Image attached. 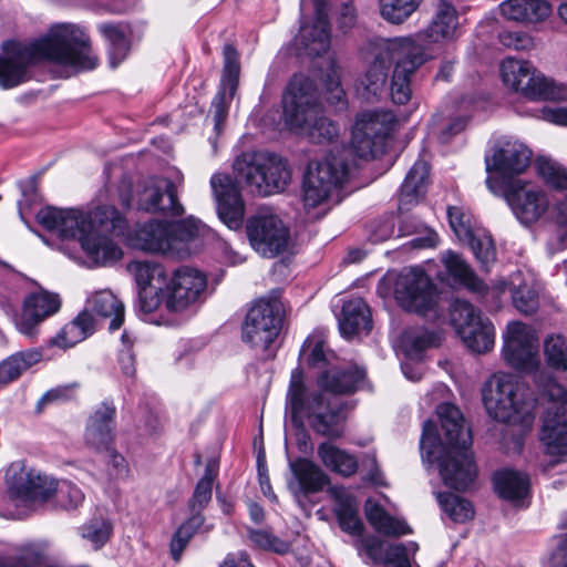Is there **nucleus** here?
Masks as SVG:
<instances>
[{
    "label": "nucleus",
    "instance_id": "nucleus-1",
    "mask_svg": "<svg viewBox=\"0 0 567 567\" xmlns=\"http://www.w3.org/2000/svg\"><path fill=\"white\" fill-rule=\"evenodd\" d=\"M367 371L357 364L336 367L323 371L317 379L319 389L309 390L303 371L296 368L291 372L287 392V410L292 423L299 427L307 420L310 427L322 436H343L347 415L344 403L334 395H348L362 389Z\"/></svg>",
    "mask_w": 567,
    "mask_h": 567
},
{
    "label": "nucleus",
    "instance_id": "nucleus-2",
    "mask_svg": "<svg viewBox=\"0 0 567 567\" xmlns=\"http://www.w3.org/2000/svg\"><path fill=\"white\" fill-rule=\"evenodd\" d=\"M0 56V87L9 90L30 80V68L48 60L73 69L91 71L99 65L91 39L74 23H56L48 33L33 42L6 41Z\"/></svg>",
    "mask_w": 567,
    "mask_h": 567
},
{
    "label": "nucleus",
    "instance_id": "nucleus-3",
    "mask_svg": "<svg viewBox=\"0 0 567 567\" xmlns=\"http://www.w3.org/2000/svg\"><path fill=\"white\" fill-rule=\"evenodd\" d=\"M437 415L446 447L437 457L443 483L455 491L464 492L474 483L477 468L471 451L472 431L466 425L461 410L451 403L437 406Z\"/></svg>",
    "mask_w": 567,
    "mask_h": 567
},
{
    "label": "nucleus",
    "instance_id": "nucleus-4",
    "mask_svg": "<svg viewBox=\"0 0 567 567\" xmlns=\"http://www.w3.org/2000/svg\"><path fill=\"white\" fill-rule=\"evenodd\" d=\"M37 220L62 239L79 240L97 264L114 262L122 257V249L110 237L92 231V223L82 210L44 207L37 214Z\"/></svg>",
    "mask_w": 567,
    "mask_h": 567
},
{
    "label": "nucleus",
    "instance_id": "nucleus-5",
    "mask_svg": "<svg viewBox=\"0 0 567 567\" xmlns=\"http://www.w3.org/2000/svg\"><path fill=\"white\" fill-rule=\"evenodd\" d=\"M487 413L498 422L529 425L536 400L527 385L512 374H494L483 389Z\"/></svg>",
    "mask_w": 567,
    "mask_h": 567
},
{
    "label": "nucleus",
    "instance_id": "nucleus-6",
    "mask_svg": "<svg viewBox=\"0 0 567 567\" xmlns=\"http://www.w3.org/2000/svg\"><path fill=\"white\" fill-rule=\"evenodd\" d=\"M233 167L241 182L262 196L282 192L291 179L287 161L271 153L245 152Z\"/></svg>",
    "mask_w": 567,
    "mask_h": 567
},
{
    "label": "nucleus",
    "instance_id": "nucleus-7",
    "mask_svg": "<svg viewBox=\"0 0 567 567\" xmlns=\"http://www.w3.org/2000/svg\"><path fill=\"white\" fill-rule=\"evenodd\" d=\"M547 401L539 439L546 454L554 457L550 465L567 462V391L555 379L548 377L540 385Z\"/></svg>",
    "mask_w": 567,
    "mask_h": 567
},
{
    "label": "nucleus",
    "instance_id": "nucleus-8",
    "mask_svg": "<svg viewBox=\"0 0 567 567\" xmlns=\"http://www.w3.org/2000/svg\"><path fill=\"white\" fill-rule=\"evenodd\" d=\"M349 178V166L341 154H329L308 165L303 179V204L318 207L332 198L340 202L339 193Z\"/></svg>",
    "mask_w": 567,
    "mask_h": 567
},
{
    "label": "nucleus",
    "instance_id": "nucleus-9",
    "mask_svg": "<svg viewBox=\"0 0 567 567\" xmlns=\"http://www.w3.org/2000/svg\"><path fill=\"white\" fill-rule=\"evenodd\" d=\"M284 315V305L278 298L264 297L256 300L244 319L241 340L268 352L280 333Z\"/></svg>",
    "mask_w": 567,
    "mask_h": 567
},
{
    "label": "nucleus",
    "instance_id": "nucleus-10",
    "mask_svg": "<svg viewBox=\"0 0 567 567\" xmlns=\"http://www.w3.org/2000/svg\"><path fill=\"white\" fill-rule=\"evenodd\" d=\"M282 117L290 131L303 134L321 112L318 90L312 80L293 75L282 96Z\"/></svg>",
    "mask_w": 567,
    "mask_h": 567
},
{
    "label": "nucleus",
    "instance_id": "nucleus-11",
    "mask_svg": "<svg viewBox=\"0 0 567 567\" xmlns=\"http://www.w3.org/2000/svg\"><path fill=\"white\" fill-rule=\"evenodd\" d=\"M403 47L401 38L379 39L368 43L363 53L367 71L361 79L362 95L365 100L378 99L384 92L389 68L392 62L396 63Z\"/></svg>",
    "mask_w": 567,
    "mask_h": 567
},
{
    "label": "nucleus",
    "instance_id": "nucleus-12",
    "mask_svg": "<svg viewBox=\"0 0 567 567\" xmlns=\"http://www.w3.org/2000/svg\"><path fill=\"white\" fill-rule=\"evenodd\" d=\"M396 117L391 111L374 110L358 115L352 131V146L361 158H377L385 150V141L394 130Z\"/></svg>",
    "mask_w": 567,
    "mask_h": 567
},
{
    "label": "nucleus",
    "instance_id": "nucleus-13",
    "mask_svg": "<svg viewBox=\"0 0 567 567\" xmlns=\"http://www.w3.org/2000/svg\"><path fill=\"white\" fill-rule=\"evenodd\" d=\"M505 85L532 101L559 100L563 91L530 62L505 59L501 64Z\"/></svg>",
    "mask_w": 567,
    "mask_h": 567
},
{
    "label": "nucleus",
    "instance_id": "nucleus-14",
    "mask_svg": "<svg viewBox=\"0 0 567 567\" xmlns=\"http://www.w3.org/2000/svg\"><path fill=\"white\" fill-rule=\"evenodd\" d=\"M457 30L458 14L455 7L450 2L441 1L435 16L425 29L401 40L430 61L436 58L442 42L457 38Z\"/></svg>",
    "mask_w": 567,
    "mask_h": 567
},
{
    "label": "nucleus",
    "instance_id": "nucleus-15",
    "mask_svg": "<svg viewBox=\"0 0 567 567\" xmlns=\"http://www.w3.org/2000/svg\"><path fill=\"white\" fill-rule=\"evenodd\" d=\"M394 297L409 312L426 316L435 312L437 291L435 285L422 268L402 270L394 282Z\"/></svg>",
    "mask_w": 567,
    "mask_h": 567
},
{
    "label": "nucleus",
    "instance_id": "nucleus-16",
    "mask_svg": "<svg viewBox=\"0 0 567 567\" xmlns=\"http://www.w3.org/2000/svg\"><path fill=\"white\" fill-rule=\"evenodd\" d=\"M451 322L464 344L473 352L485 353L494 347L495 329L480 310L465 300H455L451 306Z\"/></svg>",
    "mask_w": 567,
    "mask_h": 567
},
{
    "label": "nucleus",
    "instance_id": "nucleus-17",
    "mask_svg": "<svg viewBox=\"0 0 567 567\" xmlns=\"http://www.w3.org/2000/svg\"><path fill=\"white\" fill-rule=\"evenodd\" d=\"M246 233L251 247L262 257L274 258L289 246L290 231L275 214L258 212L248 218Z\"/></svg>",
    "mask_w": 567,
    "mask_h": 567
},
{
    "label": "nucleus",
    "instance_id": "nucleus-18",
    "mask_svg": "<svg viewBox=\"0 0 567 567\" xmlns=\"http://www.w3.org/2000/svg\"><path fill=\"white\" fill-rule=\"evenodd\" d=\"M503 196L516 219L527 227L537 223L549 208L546 192L529 181L507 183Z\"/></svg>",
    "mask_w": 567,
    "mask_h": 567
},
{
    "label": "nucleus",
    "instance_id": "nucleus-19",
    "mask_svg": "<svg viewBox=\"0 0 567 567\" xmlns=\"http://www.w3.org/2000/svg\"><path fill=\"white\" fill-rule=\"evenodd\" d=\"M206 287L207 278L202 271L181 266L165 281L162 302L168 311L182 312L198 301Z\"/></svg>",
    "mask_w": 567,
    "mask_h": 567
},
{
    "label": "nucleus",
    "instance_id": "nucleus-20",
    "mask_svg": "<svg viewBox=\"0 0 567 567\" xmlns=\"http://www.w3.org/2000/svg\"><path fill=\"white\" fill-rule=\"evenodd\" d=\"M503 355L507 364L518 371H536L540 361L535 331L520 321L509 322L504 334Z\"/></svg>",
    "mask_w": 567,
    "mask_h": 567
},
{
    "label": "nucleus",
    "instance_id": "nucleus-21",
    "mask_svg": "<svg viewBox=\"0 0 567 567\" xmlns=\"http://www.w3.org/2000/svg\"><path fill=\"white\" fill-rule=\"evenodd\" d=\"M61 305L62 300L55 292L44 289L30 292L24 297L20 311L12 317L16 329L25 337H35L41 323L55 315Z\"/></svg>",
    "mask_w": 567,
    "mask_h": 567
},
{
    "label": "nucleus",
    "instance_id": "nucleus-22",
    "mask_svg": "<svg viewBox=\"0 0 567 567\" xmlns=\"http://www.w3.org/2000/svg\"><path fill=\"white\" fill-rule=\"evenodd\" d=\"M224 66L219 89L213 100L212 110L215 130L219 133L228 116L229 106L237 93L240 76L239 53L237 49L226 43L223 48Z\"/></svg>",
    "mask_w": 567,
    "mask_h": 567
},
{
    "label": "nucleus",
    "instance_id": "nucleus-23",
    "mask_svg": "<svg viewBox=\"0 0 567 567\" xmlns=\"http://www.w3.org/2000/svg\"><path fill=\"white\" fill-rule=\"evenodd\" d=\"M127 269L138 287V307L144 313H152L162 303L166 271L162 264L148 260L133 261Z\"/></svg>",
    "mask_w": 567,
    "mask_h": 567
},
{
    "label": "nucleus",
    "instance_id": "nucleus-24",
    "mask_svg": "<svg viewBox=\"0 0 567 567\" xmlns=\"http://www.w3.org/2000/svg\"><path fill=\"white\" fill-rule=\"evenodd\" d=\"M210 186L220 220L230 229L240 228L245 215V204L238 183L226 174H214L210 178Z\"/></svg>",
    "mask_w": 567,
    "mask_h": 567
},
{
    "label": "nucleus",
    "instance_id": "nucleus-25",
    "mask_svg": "<svg viewBox=\"0 0 567 567\" xmlns=\"http://www.w3.org/2000/svg\"><path fill=\"white\" fill-rule=\"evenodd\" d=\"M11 494L25 504H43L56 489V481L34 470L21 467L14 472L9 482Z\"/></svg>",
    "mask_w": 567,
    "mask_h": 567
},
{
    "label": "nucleus",
    "instance_id": "nucleus-26",
    "mask_svg": "<svg viewBox=\"0 0 567 567\" xmlns=\"http://www.w3.org/2000/svg\"><path fill=\"white\" fill-rule=\"evenodd\" d=\"M532 159V151L518 141L498 142L492 155L485 156L486 172H497L513 177L526 171Z\"/></svg>",
    "mask_w": 567,
    "mask_h": 567
},
{
    "label": "nucleus",
    "instance_id": "nucleus-27",
    "mask_svg": "<svg viewBox=\"0 0 567 567\" xmlns=\"http://www.w3.org/2000/svg\"><path fill=\"white\" fill-rule=\"evenodd\" d=\"M404 44L400 58L394 63L390 81V96L394 104L404 105L412 97V78L429 60Z\"/></svg>",
    "mask_w": 567,
    "mask_h": 567
},
{
    "label": "nucleus",
    "instance_id": "nucleus-28",
    "mask_svg": "<svg viewBox=\"0 0 567 567\" xmlns=\"http://www.w3.org/2000/svg\"><path fill=\"white\" fill-rule=\"evenodd\" d=\"M138 209L147 213H164L171 216L184 214L178 200L177 187L171 179H159L147 184L138 195Z\"/></svg>",
    "mask_w": 567,
    "mask_h": 567
},
{
    "label": "nucleus",
    "instance_id": "nucleus-29",
    "mask_svg": "<svg viewBox=\"0 0 567 567\" xmlns=\"http://www.w3.org/2000/svg\"><path fill=\"white\" fill-rule=\"evenodd\" d=\"M315 20L301 28V43L309 55L319 56L330 48V23L327 0H312Z\"/></svg>",
    "mask_w": 567,
    "mask_h": 567
},
{
    "label": "nucleus",
    "instance_id": "nucleus-30",
    "mask_svg": "<svg viewBox=\"0 0 567 567\" xmlns=\"http://www.w3.org/2000/svg\"><path fill=\"white\" fill-rule=\"evenodd\" d=\"M116 408L111 400H105L89 417L85 429V442L94 449L107 447L113 443Z\"/></svg>",
    "mask_w": 567,
    "mask_h": 567
},
{
    "label": "nucleus",
    "instance_id": "nucleus-31",
    "mask_svg": "<svg viewBox=\"0 0 567 567\" xmlns=\"http://www.w3.org/2000/svg\"><path fill=\"white\" fill-rule=\"evenodd\" d=\"M132 241L135 248L145 252L173 257L168 221L150 220L138 225Z\"/></svg>",
    "mask_w": 567,
    "mask_h": 567
},
{
    "label": "nucleus",
    "instance_id": "nucleus-32",
    "mask_svg": "<svg viewBox=\"0 0 567 567\" xmlns=\"http://www.w3.org/2000/svg\"><path fill=\"white\" fill-rule=\"evenodd\" d=\"M498 8L506 20L524 24L544 22L553 12L547 0H505Z\"/></svg>",
    "mask_w": 567,
    "mask_h": 567
},
{
    "label": "nucleus",
    "instance_id": "nucleus-33",
    "mask_svg": "<svg viewBox=\"0 0 567 567\" xmlns=\"http://www.w3.org/2000/svg\"><path fill=\"white\" fill-rule=\"evenodd\" d=\"M96 320L92 311L85 306L84 309L50 341L51 346L61 349L71 348L85 340L95 332Z\"/></svg>",
    "mask_w": 567,
    "mask_h": 567
},
{
    "label": "nucleus",
    "instance_id": "nucleus-34",
    "mask_svg": "<svg viewBox=\"0 0 567 567\" xmlns=\"http://www.w3.org/2000/svg\"><path fill=\"white\" fill-rule=\"evenodd\" d=\"M430 167L424 161H416L408 172L401 186L399 197V210L409 209L410 206L419 203L425 195Z\"/></svg>",
    "mask_w": 567,
    "mask_h": 567
},
{
    "label": "nucleus",
    "instance_id": "nucleus-35",
    "mask_svg": "<svg viewBox=\"0 0 567 567\" xmlns=\"http://www.w3.org/2000/svg\"><path fill=\"white\" fill-rule=\"evenodd\" d=\"M339 327L342 336L348 339L361 332L369 333L372 329L369 306L361 298L346 302L342 307V318Z\"/></svg>",
    "mask_w": 567,
    "mask_h": 567
},
{
    "label": "nucleus",
    "instance_id": "nucleus-36",
    "mask_svg": "<svg viewBox=\"0 0 567 567\" xmlns=\"http://www.w3.org/2000/svg\"><path fill=\"white\" fill-rule=\"evenodd\" d=\"M317 453L326 468L342 477H351L358 471L359 462L357 456L331 442L319 444Z\"/></svg>",
    "mask_w": 567,
    "mask_h": 567
},
{
    "label": "nucleus",
    "instance_id": "nucleus-37",
    "mask_svg": "<svg viewBox=\"0 0 567 567\" xmlns=\"http://www.w3.org/2000/svg\"><path fill=\"white\" fill-rule=\"evenodd\" d=\"M85 306L101 318H111L109 329L115 331L124 322V305L109 289L93 292L87 299Z\"/></svg>",
    "mask_w": 567,
    "mask_h": 567
},
{
    "label": "nucleus",
    "instance_id": "nucleus-38",
    "mask_svg": "<svg viewBox=\"0 0 567 567\" xmlns=\"http://www.w3.org/2000/svg\"><path fill=\"white\" fill-rule=\"evenodd\" d=\"M169 236L172 243L173 257L185 258L189 255V243L197 239L203 230L204 225L194 217L168 221Z\"/></svg>",
    "mask_w": 567,
    "mask_h": 567
},
{
    "label": "nucleus",
    "instance_id": "nucleus-39",
    "mask_svg": "<svg viewBox=\"0 0 567 567\" xmlns=\"http://www.w3.org/2000/svg\"><path fill=\"white\" fill-rule=\"evenodd\" d=\"M493 481L496 493L506 501L518 503L528 496L530 483L524 473L503 470L494 474Z\"/></svg>",
    "mask_w": 567,
    "mask_h": 567
},
{
    "label": "nucleus",
    "instance_id": "nucleus-40",
    "mask_svg": "<svg viewBox=\"0 0 567 567\" xmlns=\"http://www.w3.org/2000/svg\"><path fill=\"white\" fill-rule=\"evenodd\" d=\"M442 262L455 282L473 292L485 293L487 291L486 285L475 275L471 266L460 254L447 250L442 255Z\"/></svg>",
    "mask_w": 567,
    "mask_h": 567
},
{
    "label": "nucleus",
    "instance_id": "nucleus-41",
    "mask_svg": "<svg viewBox=\"0 0 567 567\" xmlns=\"http://www.w3.org/2000/svg\"><path fill=\"white\" fill-rule=\"evenodd\" d=\"M97 30L110 43V63L116 68L130 52V29L123 22H103L97 24Z\"/></svg>",
    "mask_w": 567,
    "mask_h": 567
},
{
    "label": "nucleus",
    "instance_id": "nucleus-42",
    "mask_svg": "<svg viewBox=\"0 0 567 567\" xmlns=\"http://www.w3.org/2000/svg\"><path fill=\"white\" fill-rule=\"evenodd\" d=\"M290 467L297 480V489L305 495L321 491L328 482L327 475L310 460L297 458Z\"/></svg>",
    "mask_w": 567,
    "mask_h": 567
},
{
    "label": "nucleus",
    "instance_id": "nucleus-43",
    "mask_svg": "<svg viewBox=\"0 0 567 567\" xmlns=\"http://www.w3.org/2000/svg\"><path fill=\"white\" fill-rule=\"evenodd\" d=\"M365 516L375 532L390 537L412 534V528L405 520L391 516L379 504H373L365 511Z\"/></svg>",
    "mask_w": 567,
    "mask_h": 567
},
{
    "label": "nucleus",
    "instance_id": "nucleus-44",
    "mask_svg": "<svg viewBox=\"0 0 567 567\" xmlns=\"http://www.w3.org/2000/svg\"><path fill=\"white\" fill-rule=\"evenodd\" d=\"M42 353L38 349H28L13 353L0 363V384L17 380L24 371L39 363Z\"/></svg>",
    "mask_w": 567,
    "mask_h": 567
},
{
    "label": "nucleus",
    "instance_id": "nucleus-45",
    "mask_svg": "<svg viewBox=\"0 0 567 567\" xmlns=\"http://www.w3.org/2000/svg\"><path fill=\"white\" fill-rule=\"evenodd\" d=\"M87 218L92 223V231L102 235L101 233L107 231L112 235H123L127 228L125 217L114 206H97Z\"/></svg>",
    "mask_w": 567,
    "mask_h": 567
},
{
    "label": "nucleus",
    "instance_id": "nucleus-46",
    "mask_svg": "<svg viewBox=\"0 0 567 567\" xmlns=\"http://www.w3.org/2000/svg\"><path fill=\"white\" fill-rule=\"evenodd\" d=\"M203 515H192L185 520L173 534L169 543V554L174 561H179L184 549L189 544V540L197 533L204 524Z\"/></svg>",
    "mask_w": 567,
    "mask_h": 567
},
{
    "label": "nucleus",
    "instance_id": "nucleus-47",
    "mask_svg": "<svg viewBox=\"0 0 567 567\" xmlns=\"http://www.w3.org/2000/svg\"><path fill=\"white\" fill-rule=\"evenodd\" d=\"M341 529L352 536H360L363 523L359 517L358 505L352 497H341L334 508Z\"/></svg>",
    "mask_w": 567,
    "mask_h": 567
},
{
    "label": "nucleus",
    "instance_id": "nucleus-48",
    "mask_svg": "<svg viewBox=\"0 0 567 567\" xmlns=\"http://www.w3.org/2000/svg\"><path fill=\"white\" fill-rule=\"evenodd\" d=\"M437 502L442 511L454 522L465 523L474 517L471 502L447 492L437 493Z\"/></svg>",
    "mask_w": 567,
    "mask_h": 567
},
{
    "label": "nucleus",
    "instance_id": "nucleus-49",
    "mask_svg": "<svg viewBox=\"0 0 567 567\" xmlns=\"http://www.w3.org/2000/svg\"><path fill=\"white\" fill-rule=\"evenodd\" d=\"M305 135L310 143L313 144H331L334 143L340 133L338 123L324 116L321 112L317 114L313 122L309 125Z\"/></svg>",
    "mask_w": 567,
    "mask_h": 567
},
{
    "label": "nucleus",
    "instance_id": "nucleus-50",
    "mask_svg": "<svg viewBox=\"0 0 567 567\" xmlns=\"http://www.w3.org/2000/svg\"><path fill=\"white\" fill-rule=\"evenodd\" d=\"M422 0H380V13L391 23H402L421 4Z\"/></svg>",
    "mask_w": 567,
    "mask_h": 567
},
{
    "label": "nucleus",
    "instance_id": "nucleus-51",
    "mask_svg": "<svg viewBox=\"0 0 567 567\" xmlns=\"http://www.w3.org/2000/svg\"><path fill=\"white\" fill-rule=\"evenodd\" d=\"M544 354L549 367L567 371V341L561 334H551L545 339Z\"/></svg>",
    "mask_w": 567,
    "mask_h": 567
},
{
    "label": "nucleus",
    "instance_id": "nucleus-52",
    "mask_svg": "<svg viewBox=\"0 0 567 567\" xmlns=\"http://www.w3.org/2000/svg\"><path fill=\"white\" fill-rule=\"evenodd\" d=\"M113 526L109 519L104 517H93L87 524L81 528L83 538L90 540L95 549L103 547L112 535Z\"/></svg>",
    "mask_w": 567,
    "mask_h": 567
},
{
    "label": "nucleus",
    "instance_id": "nucleus-53",
    "mask_svg": "<svg viewBox=\"0 0 567 567\" xmlns=\"http://www.w3.org/2000/svg\"><path fill=\"white\" fill-rule=\"evenodd\" d=\"M214 475L209 467L206 468L204 476L198 481L193 496L188 502L192 515H202V511L212 499Z\"/></svg>",
    "mask_w": 567,
    "mask_h": 567
},
{
    "label": "nucleus",
    "instance_id": "nucleus-54",
    "mask_svg": "<svg viewBox=\"0 0 567 567\" xmlns=\"http://www.w3.org/2000/svg\"><path fill=\"white\" fill-rule=\"evenodd\" d=\"M441 341L442 337L439 332L426 329L409 331L403 338V342L409 351L415 353H420L429 348L439 347Z\"/></svg>",
    "mask_w": 567,
    "mask_h": 567
},
{
    "label": "nucleus",
    "instance_id": "nucleus-55",
    "mask_svg": "<svg viewBox=\"0 0 567 567\" xmlns=\"http://www.w3.org/2000/svg\"><path fill=\"white\" fill-rule=\"evenodd\" d=\"M324 95L330 105L344 107L347 105L346 92L340 82V74L334 64L330 65L324 76Z\"/></svg>",
    "mask_w": 567,
    "mask_h": 567
},
{
    "label": "nucleus",
    "instance_id": "nucleus-56",
    "mask_svg": "<svg viewBox=\"0 0 567 567\" xmlns=\"http://www.w3.org/2000/svg\"><path fill=\"white\" fill-rule=\"evenodd\" d=\"M53 496H55L58 505L68 511L75 509L84 501V494L81 488L70 481L56 482V489Z\"/></svg>",
    "mask_w": 567,
    "mask_h": 567
},
{
    "label": "nucleus",
    "instance_id": "nucleus-57",
    "mask_svg": "<svg viewBox=\"0 0 567 567\" xmlns=\"http://www.w3.org/2000/svg\"><path fill=\"white\" fill-rule=\"evenodd\" d=\"M512 301L514 307L523 315H532L538 308V296L536 291L524 284L518 287H511Z\"/></svg>",
    "mask_w": 567,
    "mask_h": 567
},
{
    "label": "nucleus",
    "instance_id": "nucleus-58",
    "mask_svg": "<svg viewBox=\"0 0 567 567\" xmlns=\"http://www.w3.org/2000/svg\"><path fill=\"white\" fill-rule=\"evenodd\" d=\"M536 167L538 174L548 185L559 189H567L566 168L558 166L557 164L547 159L537 161Z\"/></svg>",
    "mask_w": 567,
    "mask_h": 567
},
{
    "label": "nucleus",
    "instance_id": "nucleus-59",
    "mask_svg": "<svg viewBox=\"0 0 567 567\" xmlns=\"http://www.w3.org/2000/svg\"><path fill=\"white\" fill-rule=\"evenodd\" d=\"M466 239L470 240L471 249L482 266L487 267L495 261L496 252L493 239L489 235H474L472 234Z\"/></svg>",
    "mask_w": 567,
    "mask_h": 567
},
{
    "label": "nucleus",
    "instance_id": "nucleus-60",
    "mask_svg": "<svg viewBox=\"0 0 567 567\" xmlns=\"http://www.w3.org/2000/svg\"><path fill=\"white\" fill-rule=\"evenodd\" d=\"M11 556L18 567H40L45 561L43 549L35 544L23 545Z\"/></svg>",
    "mask_w": 567,
    "mask_h": 567
},
{
    "label": "nucleus",
    "instance_id": "nucleus-61",
    "mask_svg": "<svg viewBox=\"0 0 567 567\" xmlns=\"http://www.w3.org/2000/svg\"><path fill=\"white\" fill-rule=\"evenodd\" d=\"M249 539L260 548L272 550L277 554H286L289 550V544L269 532L261 529L249 530Z\"/></svg>",
    "mask_w": 567,
    "mask_h": 567
},
{
    "label": "nucleus",
    "instance_id": "nucleus-62",
    "mask_svg": "<svg viewBox=\"0 0 567 567\" xmlns=\"http://www.w3.org/2000/svg\"><path fill=\"white\" fill-rule=\"evenodd\" d=\"M419 548L416 543H409V545L404 544H394L390 545L386 548L384 555V564L389 567H411L409 560V550L413 553Z\"/></svg>",
    "mask_w": 567,
    "mask_h": 567
},
{
    "label": "nucleus",
    "instance_id": "nucleus-63",
    "mask_svg": "<svg viewBox=\"0 0 567 567\" xmlns=\"http://www.w3.org/2000/svg\"><path fill=\"white\" fill-rule=\"evenodd\" d=\"M447 216L450 225L458 238L466 239L473 234L470 213L463 210L461 207L453 206L449 207Z\"/></svg>",
    "mask_w": 567,
    "mask_h": 567
},
{
    "label": "nucleus",
    "instance_id": "nucleus-64",
    "mask_svg": "<svg viewBox=\"0 0 567 567\" xmlns=\"http://www.w3.org/2000/svg\"><path fill=\"white\" fill-rule=\"evenodd\" d=\"M498 38L504 47L517 51H529L535 47L533 37L523 31H503Z\"/></svg>",
    "mask_w": 567,
    "mask_h": 567
}]
</instances>
